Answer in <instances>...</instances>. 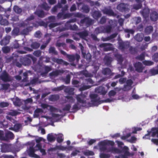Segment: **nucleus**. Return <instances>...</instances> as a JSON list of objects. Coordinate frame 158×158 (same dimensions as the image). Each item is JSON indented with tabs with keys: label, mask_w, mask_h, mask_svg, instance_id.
I'll list each match as a JSON object with an SVG mask.
<instances>
[{
	"label": "nucleus",
	"mask_w": 158,
	"mask_h": 158,
	"mask_svg": "<svg viewBox=\"0 0 158 158\" xmlns=\"http://www.w3.org/2000/svg\"><path fill=\"white\" fill-rule=\"evenodd\" d=\"M145 1V0H135L137 4L134 5L133 8L136 10L140 9L142 6V2Z\"/></svg>",
	"instance_id": "aec40b11"
},
{
	"label": "nucleus",
	"mask_w": 158,
	"mask_h": 158,
	"mask_svg": "<svg viewBox=\"0 0 158 158\" xmlns=\"http://www.w3.org/2000/svg\"><path fill=\"white\" fill-rule=\"evenodd\" d=\"M13 10L17 14H20L22 12V9L18 6L15 5L13 7Z\"/></svg>",
	"instance_id": "ea45409f"
},
{
	"label": "nucleus",
	"mask_w": 158,
	"mask_h": 158,
	"mask_svg": "<svg viewBox=\"0 0 158 158\" xmlns=\"http://www.w3.org/2000/svg\"><path fill=\"white\" fill-rule=\"evenodd\" d=\"M0 79L4 82H9L11 80V77L6 71H3L2 73Z\"/></svg>",
	"instance_id": "6e6552de"
},
{
	"label": "nucleus",
	"mask_w": 158,
	"mask_h": 158,
	"mask_svg": "<svg viewBox=\"0 0 158 158\" xmlns=\"http://www.w3.org/2000/svg\"><path fill=\"white\" fill-rule=\"evenodd\" d=\"M65 87V86L64 85H62L60 86L53 88L52 89V90L54 91H60L64 89Z\"/></svg>",
	"instance_id": "79ce46f5"
},
{
	"label": "nucleus",
	"mask_w": 158,
	"mask_h": 158,
	"mask_svg": "<svg viewBox=\"0 0 158 158\" xmlns=\"http://www.w3.org/2000/svg\"><path fill=\"white\" fill-rule=\"evenodd\" d=\"M140 13L143 17L146 19L149 17L150 10L148 7H145L140 11Z\"/></svg>",
	"instance_id": "4468645a"
},
{
	"label": "nucleus",
	"mask_w": 158,
	"mask_h": 158,
	"mask_svg": "<svg viewBox=\"0 0 158 158\" xmlns=\"http://www.w3.org/2000/svg\"><path fill=\"white\" fill-rule=\"evenodd\" d=\"M84 154L86 156H93L94 155V152L93 151L89 150L85 152Z\"/></svg>",
	"instance_id": "69168bd1"
},
{
	"label": "nucleus",
	"mask_w": 158,
	"mask_h": 158,
	"mask_svg": "<svg viewBox=\"0 0 158 158\" xmlns=\"http://www.w3.org/2000/svg\"><path fill=\"white\" fill-rule=\"evenodd\" d=\"M150 72L152 76L158 74V69H151L150 70Z\"/></svg>",
	"instance_id": "bf43d9fd"
},
{
	"label": "nucleus",
	"mask_w": 158,
	"mask_h": 158,
	"mask_svg": "<svg viewBox=\"0 0 158 158\" xmlns=\"http://www.w3.org/2000/svg\"><path fill=\"white\" fill-rule=\"evenodd\" d=\"M33 58L32 55L29 54L24 57H21L19 60L23 65L28 66L31 64V60H33Z\"/></svg>",
	"instance_id": "39448f33"
},
{
	"label": "nucleus",
	"mask_w": 158,
	"mask_h": 158,
	"mask_svg": "<svg viewBox=\"0 0 158 158\" xmlns=\"http://www.w3.org/2000/svg\"><path fill=\"white\" fill-rule=\"evenodd\" d=\"M112 44L109 43H102L100 44L99 47L101 48H103V51L105 52H107L108 51H112L113 50V48L111 46Z\"/></svg>",
	"instance_id": "9b49d317"
},
{
	"label": "nucleus",
	"mask_w": 158,
	"mask_h": 158,
	"mask_svg": "<svg viewBox=\"0 0 158 158\" xmlns=\"http://www.w3.org/2000/svg\"><path fill=\"white\" fill-rule=\"evenodd\" d=\"M56 47L59 48L60 47H62L64 49H65L66 47V44L65 43H60L57 42L56 44Z\"/></svg>",
	"instance_id": "c03bdc74"
},
{
	"label": "nucleus",
	"mask_w": 158,
	"mask_h": 158,
	"mask_svg": "<svg viewBox=\"0 0 158 158\" xmlns=\"http://www.w3.org/2000/svg\"><path fill=\"white\" fill-rule=\"evenodd\" d=\"M104 60L105 64L107 66H109L110 65L112 60L111 57L108 56H106L104 57Z\"/></svg>",
	"instance_id": "c756f323"
},
{
	"label": "nucleus",
	"mask_w": 158,
	"mask_h": 158,
	"mask_svg": "<svg viewBox=\"0 0 158 158\" xmlns=\"http://www.w3.org/2000/svg\"><path fill=\"white\" fill-rule=\"evenodd\" d=\"M34 13L40 18H43L45 16L44 12L43 10H36Z\"/></svg>",
	"instance_id": "a878e982"
},
{
	"label": "nucleus",
	"mask_w": 158,
	"mask_h": 158,
	"mask_svg": "<svg viewBox=\"0 0 158 158\" xmlns=\"http://www.w3.org/2000/svg\"><path fill=\"white\" fill-rule=\"evenodd\" d=\"M21 127V125L20 123L15 124L13 127H12L9 128V129L14 131L16 132L19 131V129Z\"/></svg>",
	"instance_id": "7c9ffc66"
},
{
	"label": "nucleus",
	"mask_w": 158,
	"mask_h": 158,
	"mask_svg": "<svg viewBox=\"0 0 158 158\" xmlns=\"http://www.w3.org/2000/svg\"><path fill=\"white\" fill-rule=\"evenodd\" d=\"M35 19V16L33 15H31L29 17H28L24 22L22 23V25L23 27L27 26L30 24V22Z\"/></svg>",
	"instance_id": "2eb2a0df"
},
{
	"label": "nucleus",
	"mask_w": 158,
	"mask_h": 158,
	"mask_svg": "<svg viewBox=\"0 0 158 158\" xmlns=\"http://www.w3.org/2000/svg\"><path fill=\"white\" fill-rule=\"evenodd\" d=\"M91 87V86L89 85H84L82 86V87H81L79 89V90L81 91H84V90L88 89H89Z\"/></svg>",
	"instance_id": "3c124183"
},
{
	"label": "nucleus",
	"mask_w": 158,
	"mask_h": 158,
	"mask_svg": "<svg viewBox=\"0 0 158 158\" xmlns=\"http://www.w3.org/2000/svg\"><path fill=\"white\" fill-rule=\"evenodd\" d=\"M58 50L60 51L61 54L64 56L66 55L67 58H68L70 62H73L75 60H76L77 62L79 61L80 56L77 53L73 55L67 54L65 52L61 50L60 48H59Z\"/></svg>",
	"instance_id": "7ed1b4c3"
},
{
	"label": "nucleus",
	"mask_w": 158,
	"mask_h": 158,
	"mask_svg": "<svg viewBox=\"0 0 158 158\" xmlns=\"http://www.w3.org/2000/svg\"><path fill=\"white\" fill-rule=\"evenodd\" d=\"M43 112V110L41 108H37L34 111V116L35 117L38 118L39 116V113Z\"/></svg>",
	"instance_id": "f704fd0d"
},
{
	"label": "nucleus",
	"mask_w": 158,
	"mask_h": 158,
	"mask_svg": "<svg viewBox=\"0 0 158 158\" xmlns=\"http://www.w3.org/2000/svg\"><path fill=\"white\" fill-rule=\"evenodd\" d=\"M73 13H67L64 14L63 19H65L71 17L73 15Z\"/></svg>",
	"instance_id": "6e6d98bb"
},
{
	"label": "nucleus",
	"mask_w": 158,
	"mask_h": 158,
	"mask_svg": "<svg viewBox=\"0 0 158 158\" xmlns=\"http://www.w3.org/2000/svg\"><path fill=\"white\" fill-rule=\"evenodd\" d=\"M114 56L119 64H122L123 61V59L121 55L118 54H116Z\"/></svg>",
	"instance_id": "e433bc0d"
},
{
	"label": "nucleus",
	"mask_w": 158,
	"mask_h": 158,
	"mask_svg": "<svg viewBox=\"0 0 158 158\" xmlns=\"http://www.w3.org/2000/svg\"><path fill=\"white\" fill-rule=\"evenodd\" d=\"M144 35L142 33L137 34L134 37L135 40L138 42H141L143 39Z\"/></svg>",
	"instance_id": "bb28decb"
},
{
	"label": "nucleus",
	"mask_w": 158,
	"mask_h": 158,
	"mask_svg": "<svg viewBox=\"0 0 158 158\" xmlns=\"http://www.w3.org/2000/svg\"><path fill=\"white\" fill-rule=\"evenodd\" d=\"M71 107V106L69 104L66 105L63 108L62 110L63 111H69Z\"/></svg>",
	"instance_id": "0e129e2a"
},
{
	"label": "nucleus",
	"mask_w": 158,
	"mask_h": 158,
	"mask_svg": "<svg viewBox=\"0 0 158 158\" xmlns=\"http://www.w3.org/2000/svg\"><path fill=\"white\" fill-rule=\"evenodd\" d=\"M82 9L84 12L86 13H89L90 11L89 7L86 5H83L82 7Z\"/></svg>",
	"instance_id": "37998d69"
},
{
	"label": "nucleus",
	"mask_w": 158,
	"mask_h": 158,
	"mask_svg": "<svg viewBox=\"0 0 158 158\" xmlns=\"http://www.w3.org/2000/svg\"><path fill=\"white\" fill-rule=\"evenodd\" d=\"M14 135L12 132L8 131L5 134L4 141H7L10 139H13Z\"/></svg>",
	"instance_id": "4be33fe9"
},
{
	"label": "nucleus",
	"mask_w": 158,
	"mask_h": 158,
	"mask_svg": "<svg viewBox=\"0 0 158 158\" xmlns=\"http://www.w3.org/2000/svg\"><path fill=\"white\" fill-rule=\"evenodd\" d=\"M74 89L73 88L69 86H65L64 88V92L67 93L69 95H73L74 94Z\"/></svg>",
	"instance_id": "5701e85b"
},
{
	"label": "nucleus",
	"mask_w": 158,
	"mask_h": 158,
	"mask_svg": "<svg viewBox=\"0 0 158 158\" xmlns=\"http://www.w3.org/2000/svg\"><path fill=\"white\" fill-rule=\"evenodd\" d=\"M45 72L44 73L47 74L49 71L52 70V67L51 66H48L45 65L44 67Z\"/></svg>",
	"instance_id": "8fccbe9b"
},
{
	"label": "nucleus",
	"mask_w": 158,
	"mask_h": 158,
	"mask_svg": "<svg viewBox=\"0 0 158 158\" xmlns=\"http://www.w3.org/2000/svg\"><path fill=\"white\" fill-rule=\"evenodd\" d=\"M135 70L138 73H142L144 68L142 63L139 62H137L134 64Z\"/></svg>",
	"instance_id": "ddd939ff"
},
{
	"label": "nucleus",
	"mask_w": 158,
	"mask_h": 158,
	"mask_svg": "<svg viewBox=\"0 0 158 158\" xmlns=\"http://www.w3.org/2000/svg\"><path fill=\"white\" fill-rule=\"evenodd\" d=\"M47 139L50 142H52L55 141L56 138L54 137L52 133L49 134L47 135Z\"/></svg>",
	"instance_id": "72a5a7b5"
},
{
	"label": "nucleus",
	"mask_w": 158,
	"mask_h": 158,
	"mask_svg": "<svg viewBox=\"0 0 158 158\" xmlns=\"http://www.w3.org/2000/svg\"><path fill=\"white\" fill-rule=\"evenodd\" d=\"M20 114L18 111L13 110H11L7 113V114L12 116H15Z\"/></svg>",
	"instance_id": "58836bf2"
},
{
	"label": "nucleus",
	"mask_w": 158,
	"mask_h": 158,
	"mask_svg": "<svg viewBox=\"0 0 158 158\" xmlns=\"http://www.w3.org/2000/svg\"><path fill=\"white\" fill-rule=\"evenodd\" d=\"M70 76L69 75H67L66 78L64 79V81L66 84H69L70 82Z\"/></svg>",
	"instance_id": "e2e57ef3"
},
{
	"label": "nucleus",
	"mask_w": 158,
	"mask_h": 158,
	"mask_svg": "<svg viewBox=\"0 0 158 158\" xmlns=\"http://www.w3.org/2000/svg\"><path fill=\"white\" fill-rule=\"evenodd\" d=\"M152 136H155L156 135H158V128H152Z\"/></svg>",
	"instance_id": "09e8293b"
},
{
	"label": "nucleus",
	"mask_w": 158,
	"mask_h": 158,
	"mask_svg": "<svg viewBox=\"0 0 158 158\" xmlns=\"http://www.w3.org/2000/svg\"><path fill=\"white\" fill-rule=\"evenodd\" d=\"M153 28L152 26H149L146 27L145 29L146 32L150 33L153 31Z\"/></svg>",
	"instance_id": "13d9d810"
},
{
	"label": "nucleus",
	"mask_w": 158,
	"mask_h": 158,
	"mask_svg": "<svg viewBox=\"0 0 158 158\" xmlns=\"http://www.w3.org/2000/svg\"><path fill=\"white\" fill-rule=\"evenodd\" d=\"M14 104L16 106H20L21 105L20 100L18 97L16 98L15 99H12Z\"/></svg>",
	"instance_id": "2f4dec72"
},
{
	"label": "nucleus",
	"mask_w": 158,
	"mask_h": 158,
	"mask_svg": "<svg viewBox=\"0 0 158 158\" xmlns=\"http://www.w3.org/2000/svg\"><path fill=\"white\" fill-rule=\"evenodd\" d=\"M154 61L156 62H158V53L156 52L154 54L152 57Z\"/></svg>",
	"instance_id": "774afa93"
},
{
	"label": "nucleus",
	"mask_w": 158,
	"mask_h": 158,
	"mask_svg": "<svg viewBox=\"0 0 158 158\" xmlns=\"http://www.w3.org/2000/svg\"><path fill=\"white\" fill-rule=\"evenodd\" d=\"M60 25V23H51L49 24V27L50 29H51Z\"/></svg>",
	"instance_id": "052dcab7"
},
{
	"label": "nucleus",
	"mask_w": 158,
	"mask_h": 158,
	"mask_svg": "<svg viewBox=\"0 0 158 158\" xmlns=\"http://www.w3.org/2000/svg\"><path fill=\"white\" fill-rule=\"evenodd\" d=\"M36 151L33 147H30L29 149L28 154L29 156L37 158L38 157V156L35 153V152Z\"/></svg>",
	"instance_id": "f3484780"
},
{
	"label": "nucleus",
	"mask_w": 158,
	"mask_h": 158,
	"mask_svg": "<svg viewBox=\"0 0 158 158\" xmlns=\"http://www.w3.org/2000/svg\"><path fill=\"white\" fill-rule=\"evenodd\" d=\"M142 62L144 65L148 66L152 65L154 64V62L151 60H145Z\"/></svg>",
	"instance_id": "49530a36"
},
{
	"label": "nucleus",
	"mask_w": 158,
	"mask_h": 158,
	"mask_svg": "<svg viewBox=\"0 0 158 158\" xmlns=\"http://www.w3.org/2000/svg\"><path fill=\"white\" fill-rule=\"evenodd\" d=\"M42 7L44 10H49L50 7L49 6L47 3L44 2L42 4Z\"/></svg>",
	"instance_id": "864d4df0"
},
{
	"label": "nucleus",
	"mask_w": 158,
	"mask_h": 158,
	"mask_svg": "<svg viewBox=\"0 0 158 158\" xmlns=\"http://www.w3.org/2000/svg\"><path fill=\"white\" fill-rule=\"evenodd\" d=\"M0 24L1 25L7 26L9 24V22L6 19H3L2 18L0 21Z\"/></svg>",
	"instance_id": "603ef678"
},
{
	"label": "nucleus",
	"mask_w": 158,
	"mask_h": 158,
	"mask_svg": "<svg viewBox=\"0 0 158 158\" xmlns=\"http://www.w3.org/2000/svg\"><path fill=\"white\" fill-rule=\"evenodd\" d=\"M56 139L58 143H62L64 139L63 138V135L62 134L58 135L56 137Z\"/></svg>",
	"instance_id": "a18cd8bd"
},
{
	"label": "nucleus",
	"mask_w": 158,
	"mask_h": 158,
	"mask_svg": "<svg viewBox=\"0 0 158 158\" xmlns=\"http://www.w3.org/2000/svg\"><path fill=\"white\" fill-rule=\"evenodd\" d=\"M101 11L104 14H106L109 16H115L116 15L110 8H108L105 7L104 8L101 10Z\"/></svg>",
	"instance_id": "f8f14e48"
},
{
	"label": "nucleus",
	"mask_w": 158,
	"mask_h": 158,
	"mask_svg": "<svg viewBox=\"0 0 158 158\" xmlns=\"http://www.w3.org/2000/svg\"><path fill=\"white\" fill-rule=\"evenodd\" d=\"M145 55L143 53H142L139 55L135 57V59L139 60L142 61L144 59Z\"/></svg>",
	"instance_id": "de8ad7c7"
},
{
	"label": "nucleus",
	"mask_w": 158,
	"mask_h": 158,
	"mask_svg": "<svg viewBox=\"0 0 158 158\" xmlns=\"http://www.w3.org/2000/svg\"><path fill=\"white\" fill-rule=\"evenodd\" d=\"M52 60L54 62L58 64H63L65 65H67L69 64L67 62L64 61L62 59L53 58Z\"/></svg>",
	"instance_id": "6ab92c4d"
},
{
	"label": "nucleus",
	"mask_w": 158,
	"mask_h": 158,
	"mask_svg": "<svg viewBox=\"0 0 158 158\" xmlns=\"http://www.w3.org/2000/svg\"><path fill=\"white\" fill-rule=\"evenodd\" d=\"M110 154L104 153H101L100 155L101 158H109L110 157Z\"/></svg>",
	"instance_id": "338daca9"
},
{
	"label": "nucleus",
	"mask_w": 158,
	"mask_h": 158,
	"mask_svg": "<svg viewBox=\"0 0 158 158\" xmlns=\"http://www.w3.org/2000/svg\"><path fill=\"white\" fill-rule=\"evenodd\" d=\"M129 148L128 147L126 146H124L122 150V151L124 153V154L128 156H133L134 155V153H131L129 152Z\"/></svg>",
	"instance_id": "c85d7f7f"
},
{
	"label": "nucleus",
	"mask_w": 158,
	"mask_h": 158,
	"mask_svg": "<svg viewBox=\"0 0 158 158\" xmlns=\"http://www.w3.org/2000/svg\"><path fill=\"white\" fill-rule=\"evenodd\" d=\"M106 18L105 16H103L101 18L99 23H100L102 24H103L105 23L106 22Z\"/></svg>",
	"instance_id": "680f3d73"
},
{
	"label": "nucleus",
	"mask_w": 158,
	"mask_h": 158,
	"mask_svg": "<svg viewBox=\"0 0 158 158\" xmlns=\"http://www.w3.org/2000/svg\"><path fill=\"white\" fill-rule=\"evenodd\" d=\"M95 91L100 94L104 95L107 92V91L106 90L105 88L102 86H100L97 87L95 89Z\"/></svg>",
	"instance_id": "dca6fc26"
},
{
	"label": "nucleus",
	"mask_w": 158,
	"mask_h": 158,
	"mask_svg": "<svg viewBox=\"0 0 158 158\" xmlns=\"http://www.w3.org/2000/svg\"><path fill=\"white\" fill-rule=\"evenodd\" d=\"M118 48L122 51L127 49L130 46L129 43L128 42H124L122 40L118 42Z\"/></svg>",
	"instance_id": "1a4fd4ad"
},
{
	"label": "nucleus",
	"mask_w": 158,
	"mask_h": 158,
	"mask_svg": "<svg viewBox=\"0 0 158 158\" xmlns=\"http://www.w3.org/2000/svg\"><path fill=\"white\" fill-rule=\"evenodd\" d=\"M61 73L60 70H56L53 71L49 73V75L50 77H56L58 76Z\"/></svg>",
	"instance_id": "4c0bfd02"
},
{
	"label": "nucleus",
	"mask_w": 158,
	"mask_h": 158,
	"mask_svg": "<svg viewBox=\"0 0 158 158\" xmlns=\"http://www.w3.org/2000/svg\"><path fill=\"white\" fill-rule=\"evenodd\" d=\"M92 104L94 106H98L101 104V101H100V98L96 94H91L89 95Z\"/></svg>",
	"instance_id": "423d86ee"
},
{
	"label": "nucleus",
	"mask_w": 158,
	"mask_h": 158,
	"mask_svg": "<svg viewBox=\"0 0 158 158\" xmlns=\"http://www.w3.org/2000/svg\"><path fill=\"white\" fill-rule=\"evenodd\" d=\"M112 29L111 25L105 26H101L97 27L95 29L96 33H110Z\"/></svg>",
	"instance_id": "20e7f679"
},
{
	"label": "nucleus",
	"mask_w": 158,
	"mask_h": 158,
	"mask_svg": "<svg viewBox=\"0 0 158 158\" xmlns=\"http://www.w3.org/2000/svg\"><path fill=\"white\" fill-rule=\"evenodd\" d=\"M150 17L151 20L156 21L158 19V14L156 11H152L150 14Z\"/></svg>",
	"instance_id": "412c9836"
},
{
	"label": "nucleus",
	"mask_w": 158,
	"mask_h": 158,
	"mask_svg": "<svg viewBox=\"0 0 158 158\" xmlns=\"http://www.w3.org/2000/svg\"><path fill=\"white\" fill-rule=\"evenodd\" d=\"M100 147V149L101 151H107V152H110L113 153H120L122 151L118 148L113 147L107 148L106 145H110L113 146L114 145V142L111 140H104L99 142L98 143Z\"/></svg>",
	"instance_id": "f257e3e1"
},
{
	"label": "nucleus",
	"mask_w": 158,
	"mask_h": 158,
	"mask_svg": "<svg viewBox=\"0 0 158 158\" xmlns=\"http://www.w3.org/2000/svg\"><path fill=\"white\" fill-rule=\"evenodd\" d=\"M80 22L82 24H85L86 27H88L93 23V20L90 18L89 17H86L81 19Z\"/></svg>",
	"instance_id": "9d476101"
},
{
	"label": "nucleus",
	"mask_w": 158,
	"mask_h": 158,
	"mask_svg": "<svg viewBox=\"0 0 158 158\" xmlns=\"http://www.w3.org/2000/svg\"><path fill=\"white\" fill-rule=\"evenodd\" d=\"M117 9L122 12H128L130 10L128 5L123 3H120L117 6Z\"/></svg>",
	"instance_id": "0eeeda50"
},
{
	"label": "nucleus",
	"mask_w": 158,
	"mask_h": 158,
	"mask_svg": "<svg viewBox=\"0 0 158 158\" xmlns=\"http://www.w3.org/2000/svg\"><path fill=\"white\" fill-rule=\"evenodd\" d=\"M80 37L83 39H85V38L88 35L89 33L87 31L85 30L83 31L77 33Z\"/></svg>",
	"instance_id": "b1692460"
},
{
	"label": "nucleus",
	"mask_w": 158,
	"mask_h": 158,
	"mask_svg": "<svg viewBox=\"0 0 158 158\" xmlns=\"http://www.w3.org/2000/svg\"><path fill=\"white\" fill-rule=\"evenodd\" d=\"M102 73L104 75H109L110 76H113L114 73L111 72V69L108 68L103 69L102 70Z\"/></svg>",
	"instance_id": "a211bd4d"
},
{
	"label": "nucleus",
	"mask_w": 158,
	"mask_h": 158,
	"mask_svg": "<svg viewBox=\"0 0 158 158\" xmlns=\"http://www.w3.org/2000/svg\"><path fill=\"white\" fill-rule=\"evenodd\" d=\"M10 85L9 84H3L2 85V88L3 90H7L10 87Z\"/></svg>",
	"instance_id": "5fc2aeb1"
},
{
	"label": "nucleus",
	"mask_w": 158,
	"mask_h": 158,
	"mask_svg": "<svg viewBox=\"0 0 158 158\" xmlns=\"http://www.w3.org/2000/svg\"><path fill=\"white\" fill-rule=\"evenodd\" d=\"M33 27L32 26H29L26 28L23 29L22 31V33L23 34L27 35L29 32L31 31L33 29Z\"/></svg>",
	"instance_id": "cd10ccee"
},
{
	"label": "nucleus",
	"mask_w": 158,
	"mask_h": 158,
	"mask_svg": "<svg viewBox=\"0 0 158 158\" xmlns=\"http://www.w3.org/2000/svg\"><path fill=\"white\" fill-rule=\"evenodd\" d=\"M85 97V95L82 94L77 95L76 96V98L77 102L73 106L72 109V111L70 112L74 113L81 109V107L82 106L80 105L79 103L83 104H86V100H84Z\"/></svg>",
	"instance_id": "f03ea898"
},
{
	"label": "nucleus",
	"mask_w": 158,
	"mask_h": 158,
	"mask_svg": "<svg viewBox=\"0 0 158 158\" xmlns=\"http://www.w3.org/2000/svg\"><path fill=\"white\" fill-rule=\"evenodd\" d=\"M102 14L99 10H94L93 12L92 15L93 18L96 19H98L102 16Z\"/></svg>",
	"instance_id": "393cba45"
},
{
	"label": "nucleus",
	"mask_w": 158,
	"mask_h": 158,
	"mask_svg": "<svg viewBox=\"0 0 158 158\" xmlns=\"http://www.w3.org/2000/svg\"><path fill=\"white\" fill-rule=\"evenodd\" d=\"M48 52L49 54H51L55 55H58V52L56 50L55 48L54 47H50L48 50Z\"/></svg>",
	"instance_id": "473e14b6"
},
{
	"label": "nucleus",
	"mask_w": 158,
	"mask_h": 158,
	"mask_svg": "<svg viewBox=\"0 0 158 158\" xmlns=\"http://www.w3.org/2000/svg\"><path fill=\"white\" fill-rule=\"evenodd\" d=\"M40 44L37 42H33L31 44V48L33 49H37L40 46Z\"/></svg>",
	"instance_id": "a19ab883"
},
{
	"label": "nucleus",
	"mask_w": 158,
	"mask_h": 158,
	"mask_svg": "<svg viewBox=\"0 0 158 158\" xmlns=\"http://www.w3.org/2000/svg\"><path fill=\"white\" fill-rule=\"evenodd\" d=\"M41 51L40 50H37L34 51L33 54L37 57H40L41 55Z\"/></svg>",
	"instance_id": "4d7b16f0"
},
{
	"label": "nucleus",
	"mask_w": 158,
	"mask_h": 158,
	"mask_svg": "<svg viewBox=\"0 0 158 158\" xmlns=\"http://www.w3.org/2000/svg\"><path fill=\"white\" fill-rule=\"evenodd\" d=\"M60 98L59 95L53 94L51 95L49 97V100L52 101H55L58 100Z\"/></svg>",
	"instance_id": "c9c22d12"
}]
</instances>
